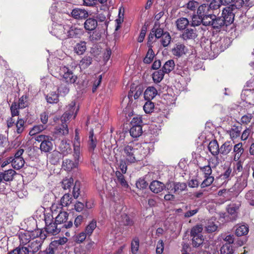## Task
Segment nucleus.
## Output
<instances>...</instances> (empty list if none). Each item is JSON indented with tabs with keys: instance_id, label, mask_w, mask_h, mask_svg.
Listing matches in <instances>:
<instances>
[{
	"instance_id": "obj_1",
	"label": "nucleus",
	"mask_w": 254,
	"mask_h": 254,
	"mask_svg": "<svg viewBox=\"0 0 254 254\" xmlns=\"http://www.w3.org/2000/svg\"><path fill=\"white\" fill-rule=\"evenodd\" d=\"M35 139L38 142H41L40 149L42 152H51L53 149V138L49 135L39 134L35 136Z\"/></svg>"
},
{
	"instance_id": "obj_2",
	"label": "nucleus",
	"mask_w": 254,
	"mask_h": 254,
	"mask_svg": "<svg viewBox=\"0 0 254 254\" xmlns=\"http://www.w3.org/2000/svg\"><path fill=\"white\" fill-rule=\"evenodd\" d=\"M73 226L72 221H68V222L65 225L60 226L56 220L45 225V231L46 233L52 235H56L61 231L64 232L65 229H69Z\"/></svg>"
},
{
	"instance_id": "obj_3",
	"label": "nucleus",
	"mask_w": 254,
	"mask_h": 254,
	"mask_svg": "<svg viewBox=\"0 0 254 254\" xmlns=\"http://www.w3.org/2000/svg\"><path fill=\"white\" fill-rule=\"evenodd\" d=\"M124 152L126 161L129 163H134L141 158L138 149L135 148L132 143L126 146L124 148Z\"/></svg>"
},
{
	"instance_id": "obj_4",
	"label": "nucleus",
	"mask_w": 254,
	"mask_h": 254,
	"mask_svg": "<svg viewBox=\"0 0 254 254\" xmlns=\"http://www.w3.org/2000/svg\"><path fill=\"white\" fill-rule=\"evenodd\" d=\"M59 75L62 78V80L67 84H73L77 79V75H75L70 69L65 66L60 67Z\"/></svg>"
},
{
	"instance_id": "obj_5",
	"label": "nucleus",
	"mask_w": 254,
	"mask_h": 254,
	"mask_svg": "<svg viewBox=\"0 0 254 254\" xmlns=\"http://www.w3.org/2000/svg\"><path fill=\"white\" fill-rule=\"evenodd\" d=\"M163 89L161 102L162 104L166 105L168 106L167 109L169 110V107L175 104L176 98L171 94L172 90L169 89L168 86H165Z\"/></svg>"
},
{
	"instance_id": "obj_6",
	"label": "nucleus",
	"mask_w": 254,
	"mask_h": 254,
	"mask_svg": "<svg viewBox=\"0 0 254 254\" xmlns=\"http://www.w3.org/2000/svg\"><path fill=\"white\" fill-rule=\"evenodd\" d=\"M67 24H55L52 30V33L58 38L61 40L67 39L66 26Z\"/></svg>"
},
{
	"instance_id": "obj_7",
	"label": "nucleus",
	"mask_w": 254,
	"mask_h": 254,
	"mask_svg": "<svg viewBox=\"0 0 254 254\" xmlns=\"http://www.w3.org/2000/svg\"><path fill=\"white\" fill-rule=\"evenodd\" d=\"M66 35L68 38H77L83 34V29L75 26L68 25L66 26Z\"/></svg>"
},
{
	"instance_id": "obj_8",
	"label": "nucleus",
	"mask_w": 254,
	"mask_h": 254,
	"mask_svg": "<svg viewBox=\"0 0 254 254\" xmlns=\"http://www.w3.org/2000/svg\"><path fill=\"white\" fill-rule=\"evenodd\" d=\"M222 19L226 22V26L231 24L234 19V14L233 8L230 6L226 7L222 11Z\"/></svg>"
},
{
	"instance_id": "obj_9",
	"label": "nucleus",
	"mask_w": 254,
	"mask_h": 254,
	"mask_svg": "<svg viewBox=\"0 0 254 254\" xmlns=\"http://www.w3.org/2000/svg\"><path fill=\"white\" fill-rule=\"evenodd\" d=\"M157 22H155L154 28L151 30L148 38L147 45L149 48L152 47V44L156 41V39L159 38V34L158 30H159V26L157 27Z\"/></svg>"
},
{
	"instance_id": "obj_10",
	"label": "nucleus",
	"mask_w": 254,
	"mask_h": 254,
	"mask_svg": "<svg viewBox=\"0 0 254 254\" xmlns=\"http://www.w3.org/2000/svg\"><path fill=\"white\" fill-rule=\"evenodd\" d=\"M19 239L20 245L22 246H25L30 243L31 237V233L30 232H20L19 234Z\"/></svg>"
},
{
	"instance_id": "obj_11",
	"label": "nucleus",
	"mask_w": 254,
	"mask_h": 254,
	"mask_svg": "<svg viewBox=\"0 0 254 254\" xmlns=\"http://www.w3.org/2000/svg\"><path fill=\"white\" fill-rule=\"evenodd\" d=\"M71 13L72 17L76 19H85L88 16L87 11L81 8H74Z\"/></svg>"
},
{
	"instance_id": "obj_12",
	"label": "nucleus",
	"mask_w": 254,
	"mask_h": 254,
	"mask_svg": "<svg viewBox=\"0 0 254 254\" xmlns=\"http://www.w3.org/2000/svg\"><path fill=\"white\" fill-rule=\"evenodd\" d=\"M42 245V240H36L30 243L27 246L30 254H35L41 249Z\"/></svg>"
},
{
	"instance_id": "obj_13",
	"label": "nucleus",
	"mask_w": 254,
	"mask_h": 254,
	"mask_svg": "<svg viewBox=\"0 0 254 254\" xmlns=\"http://www.w3.org/2000/svg\"><path fill=\"white\" fill-rule=\"evenodd\" d=\"M69 213L66 211H60L57 216L55 218L56 222L60 226L67 224Z\"/></svg>"
},
{
	"instance_id": "obj_14",
	"label": "nucleus",
	"mask_w": 254,
	"mask_h": 254,
	"mask_svg": "<svg viewBox=\"0 0 254 254\" xmlns=\"http://www.w3.org/2000/svg\"><path fill=\"white\" fill-rule=\"evenodd\" d=\"M197 36L195 29L188 28L182 34L181 37L185 40L194 39Z\"/></svg>"
},
{
	"instance_id": "obj_15",
	"label": "nucleus",
	"mask_w": 254,
	"mask_h": 254,
	"mask_svg": "<svg viewBox=\"0 0 254 254\" xmlns=\"http://www.w3.org/2000/svg\"><path fill=\"white\" fill-rule=\"evenodd\" d=\"M16 174V172L11 169L4 171L3 172H0V178H1L2 181L4 180L5 182L12 181L14 176Z\"/></svg>"
},
{
	"instance_id": "obj_16",
	"label": "nucleus",
	"mask_w": 254,
	"mask_h": 254,
	"mask_svg": "<svg viewBox=\"0 0 254 254\" xmlns=\"http://www.w3.org/2000/svg\"><path fill=\"white\" fill-rule=\"evenodd\" d=\"M121 219L120 221V226L130 227L133 226L134 221L133 219L127 214H123L121 215Z\"/></svg>"
},
{
	"instance_id": "obj_17",
	"label": "nucleus",
	"mask_w": 254,
	"mask_h": 254,
	"mask_svg": "<svg viewBox=\"0 0 254 254\" xmlns=\"http://www.w3.org/2000/svg\"><path fill=\"white\" fill-rule=\"evenodd\" d=\"M98 25L97 21L93 18H87L84 23V27L86 31H93Z\"/></svg>"
},
{
	"instance_id": "obj_18",
	"label": "nucleus",
	"mask_w": 254,
	"mask_h": 254,
	"mask_svg": "<svg viewBox=\"0 0 254 254\" xmlns=\"http://www.w3.org/2000/svg\"><path fill=\"white\" fill-rule=\"evenodd\" d=\"M78 166L77 163L69 159H65L63 161L62 167L67 171H71L72 169L77 168Z\"/></svg>"
},
{
	"instance_id": "obj_19",
	"label": "nucleus",
	"mask_w": 254,
	"mask_h": 254,
	"mask_svg": "<svg viewBox=\"0 0 254 254\" xmlns=\"http://www.w3.org/2000/svg\"><path fill=\"white\" fill-rule=\"evenodd\" d=\"M233 152L234 153V160L238 161L244 152L243 143L240 142L235 144L234 146Z\"/></svg>"
},
{
	"instance_id": "obj_20",
	"label": "nucleus",
	"mask_w": 254,
	"mask_h": 254,
	"mask_svg": "<svg viewBox=\"0 0 254 254\" xmlns=\"http://www.w3.org/2000/svg\"><path fill=\"white\" fill-rule=\"evenodd\" d=\"M157 94V90L153 86L148 87L144 93V97L146 101H151Z\"/></svg>"
},
{
	"instance_id": "obj_21",
	"label": "nucleus",
	"mask_w": 254,
	"mask_h": 254,
	"mask_svg": "<svg viewBox=\"0 0 254 254\" xmlns=\"http://www.w3.org/2000/svg\"><path fill=\"white\" fill-rule=\"evenodd\" d=\"M75 110V104H71L68 106V110L66 111L61 117V121L66 122L73 115Z\"/></svg>"
},
{
	"instance_id": "obj_22",
	"label": "nucleus",
	"mask_w": 254,
	"mask_h": 254,
	"mask_svg": "<svg viewBox=\"0 0 254 254\" xmlns=\"http://www.w3.org/2000/svg\"><path fill=\"white\" fill-rule=\"evenodd\" d=\"M241 127L233 126L231 128L227 131V133L230 135V138L234 140L240 135Z\"/></svg>"
},
{
	"instance_id": "obj_23",
	"label": "nucleus",
	"mask_w": 254,
	"mask_h": 254,
	"mask_svg": "<svg viewBox=\"0 0 254 254\" xmlns=\"http://www.w3.org/2000/svg\"><path fill=\"white\" fill-rule=\"evenodd\" d=\"M97 227V220L95 219H93L88 225L85 227L84 232L90 237L92 235L94 230Z\"/></svg>"
},
{
	"instance_id": "obj_24",
	"label": "nucleus",
	"mask_w": 254,
	"mask_h": 254,
	"mask_svg": "<svg viewBox=\"0 0 254 254\" xmlns=\"http://www.w3.org/2000/svg\"><path fill=\"white\" fill-rule=\"evenodd\" d=\"M97 145V139L94 136L93 129H91L89 131L88 146L89 150L90 151H93Z\"/></svg>"
},
{
	"instance_id": "obj_25",
	"label": "nucleus",
	"mask_w": 254,
	"mask_h": 254,
	"mask_svg": "<svg viewBox=\"0 0 254 254\" xmlns=\"http://www.w3.org/2000/svg\"><path fill=\"white\" fill-rule=\"evenodd\" d=\"M171 40L170 34L168 32H164L162 30V33L160 35V42L163 47H165L169 45Z\"/></svg>"
},
{
	"instance_id": "obj_26",
	"label": "nucleus",
	"mask_w": 254,
	"mask_h": 254,
	"mask_svg": "<svg viewBox=\"0 0 254 254\" xmlns=\"http://www.w3.org/2000/svg\"><path fill=\"white\" fill-rule=\"evenodd\" d=\"M59 149L62 153L65 155L71 152V148L70 145L66 141L62 140L60 143Z\"/></svg>"
},
{
	"instance_id": "obj_27",
	"label": "nucleus",
	"mask_w": 254,
	"mask_h": 254,
	"mask_svg": "<svg viewBox=\"0 0 254 254\" xmlns=\"http://www.w3.org/2000/svg\"><path fill=\"white\" fill-rule=\"evenodd\" d=\"M208 147L209 151L214 156H217L219 152V147L216 140L210 141Z\"/></svg>"
},
{
	"instance_id": "obj_28",
	"label": "nucleus",
	"mask_w": 254,
	"mask_h": 254,
	"mask_svg": "<svg viewBox=\"0 0 254 254\" xmlns=\"http://www.w3.org/2000/svg\"><path fill=\"white\" fill-rule=\"evenodd\" d=\"M208 5L204 4L198 7L197 13L200 17H203L211 13Z\"/></svg>"
},
{
	"instance_id": "obj_29",
	"label": "nucleus",
	"mask_w": 254,
	"mask_h": 254,
	"mask_svg": "<svg viewBox=\"0 0 254 254\" xmlns=\"http://www.w3.org/2000/svg\"><path fill=\"white\" fill-rule=\"evenodd\" d=\"M129 133L130 135L134 138H137L140 136L142 133V126L131 127Z\"/></svg>"
},
{
	"instance_id": "obj_30",
	"label": "nucleus",
	"mask_w": 254,
	"mask_h": 254,
	"mask_svg": "<svg viewBox=\"0 0 254 254\" xmlns=\"http://www.w3.org/2000/svg\"><path fill=\"white\" fill-rule=\"evenodd\" d=\"M25 161L23 158H13L11 157V165L16 170L21 169L24 165Z\"/></svg>"
},
{
	"instance_id": "obj_31",
	"label": "nucleus",
	"mask_w": 254,
	"mask_h": 254,
	"mask_svg": "<svg viewBox=\"0 0 254 254\" xmlns=\"http://www.w3.org/2000/svg\"><path fill=\"white\" fill-rule=\"evenodd\" d=\"M186 52V48L183 44H178L175 47L173 50V54L176 56H181L185 54Z\"/></svg>"
},
{
	"instance_id": "obj_32",
	"label": "nucleus",
	"mask_w": 254,
	"mask_h": 254,
	"mask_svg": "<svg viewBox=\"0 0 254 254\" xmlns=\"http://www.w3.org/2000/svg\"><path fill=\"white\" fill-rule=\"evenodd\" d=\"M8 254H30V253L27 246L19 245L12 251L8 252Z\"/></svg>"
},
{
	"instance_id": "obj_33",
	"label": "nucleus",
	"mask_w": 254,
	"mask_h": 254,
	"mask_svg": "<svg viewBox=\"0 0 254 254\" xmlns=\"http://www.w3.org/2000/svg\"><path fill=\"white\" fill-rule=\"evenodd\" d=\"M226 25V22L222 18V17H217L215 15V18H213V21L211 23V26L214 29H218L222 26Z\"/></svg>"
},
{
	"instance_id": "obj_34",
	"label": "nucleus",
	"mask_w": 254,
	"mask_h": 254,
	"mask_svg": "<svg viewBox=\"0 0 254 254\" xmlns=\"http://www.w3.org/2000/svg\"><path fill=\"white\" fill-rule=\"evenodd\" d=\"M92 58L90 56H85L80 61L79 66L81 68H87L92 63Z\"/></svg>"
},
{
	"instance_id": "obj_35",
	"label": "nucleus",
	"mask_w": 254,
	"mask_h": 254,
	"mask_svg": "<svg viewBox=\"0 0 254 254\" xmlns=\"http://www.w3.org/2000/svg\"><path fill=\"white\" fill-rule=\"evenodd\" d=\"M177 29L180 30H184L189 24L188 19L186 18L182 17L177 19L176 21Z\"/></svg>"
},
{
	"instance_id": "obj_36",
	"label": "nucleus",
	"mask_w": 254,
	"mask_h": 254,
	"mask_svg": "<svg viewBox=\"0 0 254 254\" xmlns=\"http://www.w3.org/2000/svg\"><path fill=\"white\" fill-rule=\"evenodd\" d=\"M86 43L84 41H81L80 43L76 44L74 47L75 52L79 55H82L86 50Z\"/></svg>"
},
{
	"instance_id": "obj_37",
	"label": "nucleus",
	"mask_w": 254,
	"mask_h": 254,
	"mask_svg": "<svg viewBox=\"0 0 254 254\" xmlns=\"http://www.w3.org/2000/svg\"><path fill=\"white\" fill-rule=\"evenodd\" d=\"M175 186V183L173 182H168L165 185L163 183L160 182V191L166 189L169 192H174V187Z\"/></svg>"
},
{
	"instance_id": "obj_38",
	"label": "nucleus",
	"mask_w": 254,
	"mask_h": 254,
	"mask_svg": "<svg viewBox=\"0 0 254 254\" xmlns=\"http://www.w3.org/2000/svg\"><path fill=\"white\" fill-rule=\"evenodd\" d=\"M124 174L122 173L119 171H117L115 172L116 176L117 178V180L120 185L125 188H127L128 187V185L125 180V177L123 175Z\"/></svg>"
},
{
	"instance_id": "obj_39",
	"label": "nucleus",
	"mask_w": 254,
	"mask_h": 254,
	"mask_svg": "<svg viewBox=\"0 0 254 254\" xmlns=\"http://www.w3.org/2000/svg\"><path fill=\"white\" fill-rule=\"evenodd\" d=\"M249 232V227L246 225L239 226L236 230V235L242 236L247 235Z\"/></svg>"
},
{
	"instance_id": "obj_40",
	"label": "nucleus",
	"mask_w": 254,
	"mask_h": 254,
	"mask_svg": "<svg viewBox=\"0 0 254 254\" xmlns=\"http://www.w3.org/2000/svg\"><path fill=\"white\" fill-rule=\"evenodd\" d=\"M46 100L49 103H57L59 101V95L56 92H51L46 96Z\"/></svg>"
},
{
	"instance_id": "obj_41",
	"label": "nucleus",
	"mask_w": 254,
	"mask_h": 254,
	"mask_svg": "<svg viewBox=\"0 0 254 254\" xmlns=\"http://www.w3.org/2000/svg\"><path fill=\"white\" fill-rule=\"evenodd\" d=\"M174 61L173 60H169L164 64L162 68V72L165 73H168L174 69Z\"/></svg>"
},
{
	"instance_id": "obj_42",
	"label": "nucleus",
	"mask_w": 254,
	"mask_h": 254,
	"mask_svg": "<svg viewBox=\"0 0 254 254\" xmlns=\"http://www.w3.org/2000/svg\"><path fill=\"white\" fill-rule=\"evenodd\" d=\"M84 204L83 203L77 201L74 204V209L76 212H81L82 211L83 214L87 217L89 215V212L86 209H84Z\"/></svg>"
},
{
	"instance_id": "obj_43",
	"label": "nucleus",
	"mask_w": 254,
	"mask_h": 254,
	"mask_svg": "<svg viewBox=\"0 0 254 254\" xmlns=\"http://www.w3.org/2000/svg\"><path fill=\"white\" fill-rule=\"evenodd\" d=\"M232 146L229 142H226L219 148V152L223 155L228 154L232 150Z\"/></svg>"
},
{
	"instance_id": "obj_44",
	"label": "nucleus",
	"mask_w": 254,
	"mask_h": 254,
	"mask_svg": "<svg viewBox=\"0 0 254 254\" xmlns=\"http://www.w3.org/2000/svg\"><path fill=\"white\" fill-rule=\"evenodd\" d=\"M28 96L27 95H24L22 96L19 99V102L18 104V106L19 108L23 109L25 108L26 107L28 106L29 101H28Z\"/></svg>"
},
{
	"instance_id": "obj_45",
	"label": "nucleus",
	"mask_w": 254,
	"mask_h": 254,
	"mask_svg": "<svg viewBox=\"0 0 254 254\" xmlns=\"http://www.w3.org/2000/svg\"><path fill=\"white\" fill-rule=\"evenodd\" d=\"M239 208V205L235 203H232L229 205L227 207V212L235 218L236 216L237 211Z\"/></svg>"
},
{
	"instance_id": "obj_46",
	"label": "nucleus",
	"mask_w": 254,
	"mask_h": 254,
	"mask_svg": "<svg viewBox=\"0 0 254 254\" xmlns=\"http://www.w3.org/2000/svg\"><path fill=\"white\" fill-rule=\"evenodd\" d=\"M72 201V197L68 193H65L61 198V204L62 206H67L69 205Z\"/></svg>"
},
{
	"instance_id": "obj_47",
	"label": "nucleus",
	"mask_w": 254,
	"mask_h": 254,
	"mask_svg": "<svg viewBox=\"0 0 254 254\" xmlns=\"http://www.w3.org/2000/svg\"><path fill=\"white\" fill-rule=\"evenodd\" d=\"M154 53L152 49V48H149L148 52L146 55L145 57L143 59V62L145 64H150L151 63L154 58Z\"/></svg>"
},
{
	"instance_id": "obj_48",
	"label": "nucleus",
	"mask_w": 254,
	"mask_h": 254,
	"mask_svg": "<svg viewBox=\"0 0 254 254\" xmlns=\"http://www.w3.org/2000/svg\"><path fill=\"white\" fill-rule=\"evenodd\" d=\"M24 124L25 121L23 119L18 118V120L15 123L16 132L18 134H20L24 131L25 128Z\"/></svg>"
},
{
	"instance_id": "obj_49",
	"label": "nucleus",
	"mask_w": 254,
	"mask_h": 254,
	"mask_svg": "<svg viewBox=\"0 0 254 254\" xmlns=\"http://www.w3.org/2000/svg\"><path fill=\"white\" fill-rule=\"evenodd\" d=\"M139 246V240L138 238L135 237L133 239L131 243V251L133 254H136L137 252Z\"/></svg>"
},
{
	"instance_id": "obj_50",
	"label": "nucleus",
	"mask_w": 254,
	"mask_h": 254,
	"mask_svg": "<svg viewBox=\"0 0 254 254\" xmlns=\"http://www.w3.org/2000/svg\"><path fill=\"white\" fill-rule=\"evenodd\" d=\"M213 18H215V15L211 14V13L204 16V17H202V23L203 25L207 26V25H211V23L213 21Z\"/></svg>"
},
{
	"instance_id": "obj_51",
	"label": "nucleus",
	"mask_w": 254,
	"mask_h": 254,
	"mask_svg": "<svg viewBox=\"0 0 254 254\" xmlns=\"http://www.w3.org/2000/svg\"><path fill=\"white\" fill-rule=\"evenodd\" d=\"M80 193V183L79 181H76L73 188L72 195L74 198L78 197Z\"/></svg>"
},
{
	"instance_id": "obj_52",
	"label": "nucleus",
	"mask_w": 254,
	"mask_h": 254,
	"mask_svg": "<svg viewBox=\"0 0 254 254\" xmlns=\"http://www.w3.org/2000/svg\"><path fill=\"white\" fill-rule=\"evenodd\" d=\"M203 236H195L192 237V244L194 247H198L203 243Z\"/></svg>"
},
{
	"instance_id": "obj_53",
	"label": "nucleus",
	"mask_w": 254,
	"mask_h": 254,
	"mask_svg": "<svg viewBox=\"0 0 254 254\" xmlns=\"http://www.w3.org/2000/svg\"><path fill=\"white\" fill-rule=\"evenodd\" d=\"M73 185V179L70 177L64 179L62 181V186L64 190H69Z\"/></svg>"
},
{
	"instance_id": "obj_54",
	"label": "nucleus",
	"mask_w": 254,
	"mask_h": 254,
	"mask_svg": "<svg viewBox=\"0 0 254 254\" xmlns=\"http://www.w3.org/2000/svg\"><path fill=\"white\" fill-rule=\"evenodd\" d=\"M78 144H75L74 147H73V158L74 161H75L77 164H79V158H80V147H78Z\"/></svg>"
},
{
	"instance_id": "obj_55",
	"label": "nucleus",
	"mask_w": 254,
	"mask_h": 254,
	"mask_svg": "<svg viewBox=\"0 0 254 254\" xmlns=\"http://www.w3.org/2000/svg\"><path fill=\"white\" fill-rule=\"evenodd\" d=\"M62 124L57 127V130L63 135H66L68 133V128L66 122L61 121Z\"/></svg>"
},
{
	"instance_id": "obj_56",
	"label": "nucleus",
	"mask_w": 254,
	"mask_h": 254,
	"mask_svg": "<svg viewBox=\"0 0 254 254\" xmlns=\"http://www.w3.org/2000/svg\"><path fill=\"white\" fill-rule=\"evenodd\" d=\"M187 185L185 183H175L174 187V192H180L185 190L187 188Z\"/></svg>"
},
{
	"instance_id": "obj_57",
	"label": "nucleus",
	"mask_w": 254,
	"mask_h": 254,
	"mask_svg": "<svg viewBox=\"0 0 254 254\" xmlns=\"http://www.w3.org/2000/svg\"><path fill=\"white\" fill-rule=\"evenodd\" d=\"M221 254H233V250L232 246L229 244L223 245L220 249Z\"/></svg>"
},
{
	"instance_id": "obj_58",
	"label": "nucleus",
	"mask_w": 254,
	"mask_h": 254,
	"mask_svg": "<svg viewBox=\"0 0 254 254\" xmlns=\"http://www.w3.org/2000/svg\"><path fill=\"white\" fill-rule=\"evenodd\" d=\"M203 230L201 225H196L193 227L191 230V236H202L201 234Z\"/></svg>"
},
{
	"instance_id": "obj_59",
	"label": "nucleus",
	"mask_w": 254,
	"mask_h": 254,
	"mask_svg": "<svg viewBox=\"0 0 254 254\" xmlns=\"http://www.w3.org/2000/svg\"><path fill=\"white\" fill-rule=\"evenodd\" d=\"M222 4H223V1L222 0H213L210 2L208 6L211 10L219 8Z\"/></svg>"
},
{
	"instance_id": "obj_60",
	"label": "nucleus",
	"mask_w": 254,
	"mask_h": 254,
	"mask_svg": "<svg viewBox=\"0 0 254 254\" xmlns=\"http://www.w3.org/2000/svg\"><path fill=\"white\" fill-rule=\"evenodd\" d=\"M154 108V103L151 101H147L143 106V109L146 113H150L152 112Z\"/></svg>"
},
{
	"instance_id": "obj_61",
	"label": "nucleus",
	"mask_w": 254,
	"mask_h": 254,
	"mask_svg": "<svg viewBox=\"0 0 254 254\" xmlns=\"http://www.w3.org/2000/svg\"><path fill=\"white\" fill-rule=\"evenodd\" d=\"M202 17L199 15H193L192 17V19L191 21V25L192 26H196L202 23Z\"/></svg>"
},
{
	"instance_id": "obj_62",
	"label": "nucleus",
	"mask_w": 254,
	"mask_h": 254,
	"mask_svg": "<svg viewBox=\"0 0 254 254\" xmlns=\"http://www.w3.org/2000/svg\"><path fill=\"white\" fill-rule=\"evenodd\" d=\"M205 179L201 184V188H205L209 186L214 181V177L212 176L204 177Z\"/></svg>"
},
{
	"instance_id": "obj_63",
	"label": "nucleus",
	"mask_w": 254,
	"mask_h": 254,
	"mask_svg": "<svg viewBox=\"0 0 254 254\" xmlns=\"http://www.w3.org/2000/svg\"><path fill=\"white\" fill-rule=\"evenodd\" d=\"M246 198L248 200L251 205H254V190L249 191L245 195Z\"/></svg>"
},
{
	"instance_id": "obj_64",
	"label": "nucleus",
	"mask_w": 254,
	"mask_h": 254,
	"mask_svg": "<svg viewBox=\"0 0 254 254\" xmlns=\"http://www.w3.org/2000/svg\"><path fill=\"white\" fill-rule=\"evenodd\" d=\"M149 188L153 192L158 193L159 192V181L157 180L152 181L149 186Z\"/></svg>"
}]
</instances>
